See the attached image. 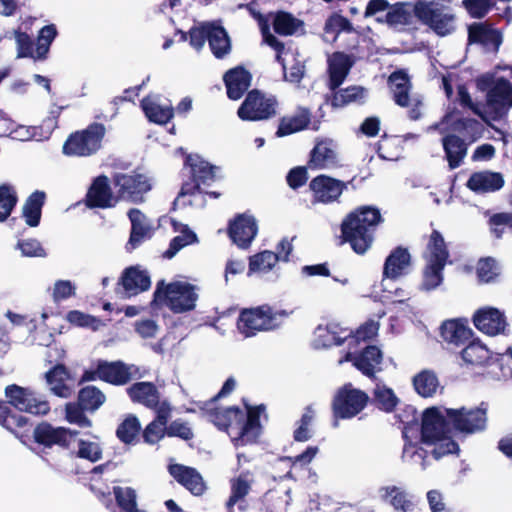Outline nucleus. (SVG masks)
I'll use <instances>...</instances> for the list:
<instances>
[{"label": "nucleus", "mask_w": 512, "mask_h": 512, "mask_svg": "<svg viewBox=\"0 0 512 512\" xmlns=\"http://www.w3.org/2000/svg\"><path fill=\"white\" fill-rule=\"evenodd\" d=\"M350 331L337 324L319 325L314 331L313 345L315 348H328L348 344Z\"/></svg>", "instance_id": "c85d7f7f"}, {"label": "nucleus", "mask_w": 512, "mask_h": 512, "mask_svg": "<svg viewBox=\"0 0 512 512\" xmlns=\"http://www.w3.org/2000/svg\"><path fill=\"white\" fill-rule=\"evenodd\" d=\"M368 396L365 392L345 385L333 400V411L336 418L348 419L359 414L367 405Z\"/></svg>", "instance_id": "dca6fc26"}, {"label": "nucleus", "mask_w": 512, "mask_h": 512, "mask_svg": "<svg viewBox=\"0 0 512 512\" xmlns=\"http://www.w3.org/2000/svg\"><path fill=\"white\" fill-rule=\"evenodd\" d=\"M257 231L255 218L248 214H242L230 224L229 235L238 247L247 248L257 235Z\"/></svg>", "instance_id": "bb28decb"}, {"label": "nucleus", "mask_w": 512, "mask_h": 512, "mask_svg": "<svg viewBox=\"0 0 512 512\" xmlns=\"http://www.w3.org/2000/svg\"><path fill=\"white\" fill-rule=\"evenodd\" d=\"M450 124H453V131L467 132L473 139L476 138L475 134L479 132L481 127L480 123L474 119H458L453 113H449L439 125L430 127V129L435 128L445 132Z\"/></svg>", "instance_id": "37998d69"}, {"label": "nucleus", "mask_w": 512, "mask_h": 512, "mask_svg": "<svg viewBox=\"0 0 512 512\" xmlns=\"http://www.w3.org/2000/svg\"><path fill=\"white\" fill-rule=\"evenodd\" d=\"M106 134L102 123H90L85 129L71 133L63 144L67 156L89 157L97 153Z\"/></svg>", "instance_id": "6e6552de"}, {"label": "nucleus", "mask_w": 512, "mask_h": 512, "mask_svg": "<svg viewBox=\"0 0 512 512\" xmlns=\"http://www.w3.org/2000/svg\"><path fill=\"white\" fill-rule=\"evenodd\" d=\"M17 202L18 196L14 187L10 184L0 185V222L8 219Z\"/></svg>", "instance_id": "5fc2aeb1"}, {"label": "nucleus", "mask_w": 512, "mask_h": 512, "mask_svg": "<svg viewBox=\"0 0 512 512\" xmlns=\"http://www.w3.org/2000/svg\"><path fill=\"white\" fill-rule=\"evenodd\" d=\"M504 178L500 173L482 171L470 176L467 187L476 193H489L501 189Z\"/></svg>", "instance_id": "72a5a7b5"}, {"label": "nucleus", "mask_w": 512, "mask_h": 512, "mask_svg": "<svg viewBox=\"0 0 512 512\" xmlns=\"http://www.w3.org/2000/svg\"><path fill=\"white\" fill-rule=\"evenodd\" d=\"M76 455L79 458L97 462L102 458V448L98 442L80 439Z\"/></svg>", "instance_id": "69168bd1"}, {"label": "nucleus", "mask_w": 512, "mask_h": 512, "mask_svg": "<svg viewBox=\"0 0 512 512\" xmlns=\"http://www.w3.org/2000/svg\"><path fill=\"white\" fill-rule=\"evenodd\" d=\"M469 41L481 44L487 51L495 52L502 43V36L498 30L475 23L469 27Z\"/></svg>", "instance_id": "473e14b6"}, {"label": "nucleus", "mask_w": 512, "mask_h": 512, "mask_svg": "<svg viewBox=\"0 0 512 512\" xmlns=\"http://www.w3.org/2000/svg\"><path fill=\"white\" fill-rule=\"evenodd\" d=\"M155 298L162 301L175 313H183L193 310L198 300L196 286L186 281H175L165 284L163 281L157 284Z\"/></svg>", "instance_id": "1a4fd4ad"}, {"label": "nucleus", "mask_w": 512, "mask_h": 512, "mask_svg": "<svg viewBox=\"0 0 512 512\" xmlns=\"http://www.w3.org/2000/svg\"><path fill=\"white\" fill-rule=\"evenodd\" d=\"M171 476L194 495H201L205 491L202 476L191 467L180 464H170Z\"/></svg>", "instance_id": "2f4dec72"}, {"label": "nucleus", "mask_w": 512, "mask_h": 512, "mask_svg": "<svg viewBox=\"0 0 512 512\" xmlns=\"http://www.w3.org/2000/svg\"><path fill=\"white\" fill-rule=\"evenodd\" d=\"M413 385L416 392L422 397L433 396L439 388L436 375L428 370L418 373L413 379Z\"/></svg>", "instance_id": "864d4df0"}, {"label": "nucleus", "mask_w": 512, "mask_h": 512, "mask_svg": "<svg viewBox=\"0 0 512 512\" xmlns=\"http://www.w3.org/2000/svg\"><path fill=\"white\" fill-rule=\"evenodd\" d=\"M277 101L257 90L249 92L245 101L238 109V116L242 120L259 121L269 119L276 115Z\"/></svg>", "instance_id": "4468645a"}, {"label": "nucleus", "mask_w": 512, "mask_h": 512, "mask_svg": "<svg viewBox=\"0 0 512 512\" xmlns=\"http://www.w3.org/2000/svg\"><path fill=\"white\" fill-rule=\"evenodd\" d=\"M302 21L287 12H278L273 18L275 32L289 36L297 33L302 28Z\"/></svg>", "instance_id": "603ef678"}, {"label": "nucleus", "mask_w": 512, "mask_h": 512, "mask_svg": "<svg viewBox=\"0 0 512 512\" xmlns=\"http://www.w3.org/2000/svg\"><path fill=\"white\" fill-rule=\"evenodd\" d=\"M446 408L431 407L422 413L421 441L434 446L432 454L435 459L457 453L459 447L449 436Z\"/></svg>", "instance_id": "20e7f679"}, {"label": "nucleus", "mask_w": 512, "mask_h": 512, "mask_svg": "<svg viewBox=\"0 0 512 512\" xmlns=\"http://www.w3.org/2000/svg\"><path fill=\"white\" fill-rule=\"evenodd\" d=\"M13 33L17 45V58H32L35 60V43L28 33L20 29L14 30Z\"/></svg>", "instance_id": "e2e57ef3"}, {"label": "nucleus", "mask_w": 512, "mask_h": 512, "mask_svg": "<svg viewBox=\"0 0 512 512\" xmlns=\"http://www.w3.org/2000/svg\"><path fill=\"white\" fill-rule=\"evenodd\" d=\"M186 164L191 167L193 176L202 181L212 179L215 175L214 168L198 156H188Z\"/></svg>", "instance_id": "0e129e2a"}, {"label": "nucleus", "mask_w": 512, "mask_h": 512, "mask_svg": "<svg viewBox=\"0 0 512 512\" xmlns=\"http://www.w3.org/2000/svg\"><path fill=\"white\" fill-rule=\"evenodd\" d=\"M77 435V431H71L64 427H54L47 421L38 423L33 430L34 442L43 448L59 446L68 449Z\"/></svg>", "instance_id": "f3484780"}, {"label": "nucleus", "mask_w": 512, "mask_h": 512, "mask_svg": "<svg viewBox=\"0 0 512 512\" xmlns=\"http://www.w3.org/2000/svg\"><path fill=\"white\" fill-rule=\"evenodd\" d=\"M379 330L378 322L374 320H369L365 322L362 326H360L357 331L352 334L350 332V336L348 338V347L352 349L357 346L360 341H366L377 335Z\"/></svg>", "instance_id": "bf43d9fd"}, {"label": "nucleus", "mask_w": 512, "mask_h": 512, "mask_svg": "<svg viewBox=\"0 0 512 512\" xmlns=\"http://www.w3.org/2000/svg\"><path fill=\"white\" fill-rule=\"evenodd\" d=\"M351 67L349 57L343 53H335L329 58L330 88L336 89L342 84Z\"/></svg>", "instance_id": "79ce46f5"}, {"label": "nucleus", "mask_w": 512, "mask_h": 512, "mask_svg": "<svg viewBox=\"0 0 512 512\" xmlns=\"http://www.w3.org/2000/svg\"><path fill=\"white\" fill-rule=\"evenodd\" d=\"M253 481V475L249 471L243 472L231 480V496L227 501L228 508L234 506L249 493Z\"/></svg>", "instance_id": "09e8293b"}, {"label": "nucleus", "mask_w": 512, "mask_h": 512, "mask_svg": "<svg viewBox=\"0 0 512 512\" xmlns=\"http://www.w3.org/2000/svg\"><path fill=\"white\" fill-rule=\"evenodd\" d=\"M125 448L117 453L113 459L95 466L90 471L89 488L111 512H128V488L120 486L113 487V496L108 486L103 487V482L118 483L121 480L116 470H122L124 474V460H118L119 455H123Z\"/></svg>", "instance_id": "f03ea898"}, {"label": "nucleus", "mask_w": 512, "mask_h": 512, "mask_svg": "<svg viewBox=\"0 0 512 512\" xmlns=\"http://www.w3.org/2000/svg\"><path fill=\"white\" fill-rule=\"evenodd\" d=\"M442 143L450 168L458 167L467 153L465 143L456 136H446L442 139Z\"/></svg>", "instance_id": "c03bdc74"}, {"label": "nucleus", "mask_w": 512, "mask_h": 512, "mask_svg": "<svg viewBox=\"0 0 512 512\" xmlns=\"http://www.w3.org/2000/svg\"><path fill=\"white\" fill-rule=\"evenodd\" d=\"M349 21L341 15L334 14L330 16L324 26L323 38L326 42H334L342 31H350Z\"/></svg>", "instance_id": "6e6d98bb"}, {"label": "nucleus", "mask_w": 512, "mask_h": 512, "mask_svg": "<svg viewBox=\"0 0 512 512\" xmlns=\"http://www.w3.org/2000/svg\"><path fill=\"white\" fill-rule=\"evenodd\" d=\"M448 422L453 424L454 428L464 433H474L480 431L486 426V412L484 409L477 408L468 410L445 409Z\"/></svg>", "instance_id": "a211bd4d"}, {"label": "nucleus", "mask_w": 512, "mask_h": 512, "mask_svg": "<svg viewBox=\"0 0 512 512\" xmlns=\"http://www.w3.org/2000/svg\"><path fill=\"white\" fill-rule=\"evenodd\" d=\"M310 122V114L307 109H299L295 114L283 117L280 121L276 135L287 136L305 129Z\"/></svg>", "instance_id": "a19ab883"}, {"label": "nucleus", "mask_w": 512, "mask_h": 512, "mask_svg": "<svg viewBox=\"0 0 512 512\" xmlns=\"http://www.w3.org/2000/svg\"><path fill=\"white\" fill-rule=\"evenodd\" d=\"M57 34V28L54 24L45 25L40 29L35 47V60H45L47 58L50 46Z\"/></svg>", "instance_id": "3c124183"}, {"label": "nucleus", "mask_w": 512, "mask_h": 512, "mask_svg": "<svg viewBox=\"0 0 512 512\" xmlns=\"http://www.w3.org/2000/svg\"><path fill=\"white\" fill-rule=\"evenodd\" d=\"M130 397L149 408L157 404L159 394L152 383L139 382L130 387Z\"/></svg>", "instance_id": "de8ad7c7"}, {"label": "nucleus", "mask_w": 512, "mask_h": 512, "mask_svg": "<svg viewBox=\"0 0 512 512\" xmlns=\"http://www.w3.org/2000/svg\"><path fill=\"white\" fill-rule=\"evenodd\" d=\"M45 379L51 392L60 398H69L74 393L72 376L66 365L58 363L45 373Z\"/></svg>", "instance_id": "393cba45"}, {"label": "nucleus", "mask_w": 512, "mask_h": 512, "mask_svg": "<svg viewBox=\"0 0 512 512\" xmlns=\"http://www.w3.org/2000/svg\"><path fill=\"white\" fill-rule=\"evenodd\" d=\"M207 40L217 58L223 57L230 51V39L225 29L218 23L208 22Z\"/></svg>", "instance_id": "4c0bfd02"}, {"label": "nucleus", "mask_w": 512, "mask_h": 512, "mask_svg": "<svg viewBox=\"0 0 512 512\" xmlns=\"http://www.w3.org/2000/svg\"><path fill=\"white\" fill-rule=\"evenodd\" d=\"M415 16L436 34L445 36L455 29V17L449 7L438 0H418Z\"/></svg>", "instance_id": "9b49d317"}, {"label": "nucleus", "mask_w": 512, "mask_h": 512, "mask_svg": "<svg viewBox=\"0 0 512 512\" xmlns=\"http://www.w3.org/2000/svg\"><path fill=\"white\" fill-rule=\"evenodd\" d=\"M224 81L227 87L228 97L233 100H238L249 88L251 76L246 70L235 68L225 74Z\"/></svg>", "instance_id": "f704fd0d"}, {"label": "nucleus", "mask_w": 512, "mask_h": 512, "mask_svg": "<svg viewBox=\"0 0 512 512\" xmlns=\"http://www.w3.org/2000/svg\"><path fill=\"white\" fill-rule=\"evenodd\" d=\"M374 395L380 408L385 411H392L398 403V398L394 394L393 390L386 386L377 385Z\"/></svg>", "instance_id": "338daca9"}, {"label": "nucleus", "mask_w": 512, "mask_h": 512, "mask_svg": "<svg viewBox=\"0 0 512 512\" xmlns=\"http://www.w3.org/2000/svg\"><path fill=\"white\" fill-rule=\"evenodd\" d=\"M473 322L477 329L492 336L503 333L507 326L503 312L493 307L479 309L474 314Z\"/></svg>", "instance_id": "5701e85b"}, {"label": "nucleus", "mask_w": 512, "mask_h": 512, "mask_svg": "<svg viewBox=\"0 0 512 512\" xmlns=\"http://www.w3.org/2000/svg\"><path fill=\"white\" fill-rule=\"evenodd\" d=\"M262 408L248 410L247 413L237 408L211 410L210 420L220 429H226L236 445L254 442L260 433L259 412Z\"/></svg>", "instance_id": "7ed1b4c3"}, {"label": "nucleus", "mask_w": 512, "mask_h": 512, "mask_svg": "<svg viewBox=\"0 0 512 512\" xmlns=\"http://www.w3.org/2000/svg\"><path fill=\"white\" fill-rule=\"evenodd\" d=\"M45 198V192L36 190L26 199L22 213L28 226L37 227L39 225Z\"/></svg>", "instance_id": "ea45409f"}, {"label": "nucleus", "mask_w": 512, "mask_h": 512, "mask_svg": "<svg viewBox=\"0 0 512 512\" xmlns=\"http://www.w3.org/2000/svg\"><path fill=\"white\" fill-rule=\"evenodd\" d=\"M389 84L395 102L402 107H411L409 116L413 120H417L420 115L421 101L417 98L409 96L410 81L404 71H397L390 75Z\"/></svg>", "instance_id": "6ab92c4d"}, {"label": "nucleus", "mask_w": 512, "mask_h": 512, "mask_svg": "<svg viewBox=\"0 0 512 512\" xmlns=\"http://www.w3.org/2000/svg\"><path fill=\"white\" fill-rule=\"evenodd\" d=\"M151 286L148 272L139 266L130 267V294H138L146 291Z\"/></svg>", "instance_id": "052dcab7"}, {"label": "nucleus", "mask_w": 512, "mask_h": 512, "mask_svg": "<svg viewBox=\"0 0 512 512\" xmlns=\"http://www.w3.org/2000/svg\"><path fill=\"white\" fill-rule=\"evenodd\" d=\"M65 319L72 326L90 328L93 331L97 330L100 325V320L98 318L80 310H70L66 314Z\"/></svg>", "instance_id": "13d9d810"}, {"label": "nucleus", "mask_w": 512, "mask_h": 512, "mask_svg": "<svg viewBox=\"0 0 512 512\" xmlns=\"http://www.w3.org/2000/svg\"><path fill=\"white\" fill-rule=\"evenodd\" d=\"M499 274V267L494 259L486 258L478 262L477 275L481 282H491Z\"/></svg>", "instance_id": "774afa93"}, {"label": "nucleus", "mask_w": 512, "mask_h": 512, "mask_svg": "<svg viewBox=\"0 0 512 512\" xmlns=\"http://www.w3.org/2000/svg\"><path fill=\"white\" fill-rule=\"evenodd\" d=\"M461 357L467 365L481 366L490 360L491 355L485 345L479 341H473L462 350Z\"/></svg>", "instance_id": "a18cd8bd"}, {"label": "nucleus", "mask_w": 512, "mask_h": 512, "mask_svg": "<svg viewBox=\"0 0 512 512\" xmlns=\"http://www.w3.org/2000/svg\"><path fill=\"white\" fill-rule=\"evenodd\" d=\"M288 317L284 310H274L264 305L243 310L239 316L238 329L245 336H252L258 331H267L279 327Z\"/></svg>", "instance_id": "9d476101"}, {"label": "nucleus", "mask_w": 512, "mask_h": 512, "mask_svg": "<svg viewBox=\"0 0 512 512\" xmlns=\"http://www.w3.org/2000/svg\"><path fill=\"white\" fill-rule=\"evenodd\" d=\"M45 379L51 392L60 398H69L74 393L72 376L66 365L58 363L45 373Z\"/></svg>", "instance_id": "a878e982"}, {"label": "nucleus", "mask_w": 512, "mask_h": 512, "mask_svg": "<svg viewBox=\"0 0 512 512\" xmlns=\"http://www.w3.org/2000/svg\"><path fill=\"white\" fill-rule=\"evenodd\" d=\"M155 230L152 219L138 209H130V247H139L150 240Z\"/></svg>", "instance_id": "4be33fe9"}, {"label": "nucleus", "mask_w": 512, "mask_h": 512, "mask_svg": "<svg viewBox=\"0 0 512 512\" xmlns=\"http://www.w3.org/2000/svg\"><path fill=\"white\" fill-rule=\"evenodd\" d=\"M158 226L163 228L171 226L174 232L180 233V235L172 239L168 250L164 253L166 258H172L180 249L197 240L196 235L186 225L169 216L160 217Z\"/></svg>", "instance_id": "cd10ccee"}, {"label": "nucleus", "mask_w": 512, "mask_h": 512, "mask_svg": "<svg viewBox=\"0 0 512 512\" xmlns=\"http://www.w3.org/2000/svg\"><path fill=\"white\" fill-rule=\"evenodd\" d=\"M417 423L407 422L403 429L405 445L403 448L402 458L411 464L419 465L422 470L428 466L426 461L427 452L418 446L417 443Z\"/></svg>", "instance_id": "412c9836"}, {"label": "nucleus", "mask_w": 512, "mask_h": 512, "mask_svg": "<svg viewBox=\"0 0 512 512\" xmlns=\"http://www.w3.org/2000/svg\"><path fill=\"white\" fill-rule=\"evenodd\" d=\"M365 96L366 92L362 87L352 86L336 91L331 103L334 107H343L350 103L360 102Z\"/></svg>", "instance_id": "4d7b16f0"}, {"label": "nucleus", "mask_w": 512, "mask_h": 512, "mask_svg": "<svg viewBox=\"0 0 512 512\" xmlns=\"http://www.w3.org/2000/svg\"><path fill=\"white\" fill-rule=\"evenodd\" d=\"M279 261V256L271 251H263L258 253L249 259L248 275L252 274H266L272 270V268Z\"/></svg>", "instance_id": "8fccbe9b"}, {"label": "nucleus", "mask_w": 512, "mask_h": 512, "mask_svg": "<svg viewBox=\"0 0 512 512\" xmlns=\"http://www.w3.org/2000/svg\"><path fill=\"white\" fill-rule=\"evenodd\" d=\"M382 491L385 492V497L390 496L391 505L401 512H409L413 510V502L408 498L407 494L399 488L386 487Z\"/></svg>", "instance_id": "680f3d73"}, {"label": "nucleus", "mask_w": 512, "mask_h": 512, "mask_svg": "<svg viewBox=\"0 0 512 512\" xmlns=\"http://www.w3.org/2000/svg\"><path fill=\"white\" fill-rule=\"evenodd\" d=\"M381 222V214L374 207H361L350 213L342 223V235L358 254L365 253L373 242V231Z\"/></svg>", "instance_id": "39448f33"}, {"label": "nucleus", "mask_w": 512, "mask_h": 512, "mask_svg": "<svg viewBox=\"0 0 512 512\" xmlns=\"http://www.w3.org/2000/svg\"><path fill=\"white\" fill-rule=\"evenodd\" d=\"M105 400V394L96 386L87 385L82 387L78 391L77 401L69 402L65 406L67 421L80 427H90L92 422L85 415V412H95L103 405Z\"/></svg>", "instance_id": "f8f14e48"}, {"label": "nucleus", "mask_w": 512, "mask_h": 512, "mask_svg": "<svg viewBox=\"0 0 512 512\" xmlns=\"http://www.w3.org/2000/svg\"><path fill=\"white\" fill-rule=\"evenodd\" d=\"M344 187L343 182L325 175L314 178L310 183L315 199L322 203H329L338 199Z\"/></svg>", "instance_id": "7c9ffc66"}, {"label": "nucleus", "mask_w": 512, "mask_h": 512, "mask_svg": "<svg viewBox=\"0 0 512 512\" xmlns=\"http://www.w3.org/2000/svg\"><path fill=\"white\" fill-rule=\"evenodd\" d=\"M382 352L376 346L366 347L359 355H354L351 349L346 353L345 357L339 360V364L343 362H352L362 374L373 377L375 373L381 370Z\"/></svg>", "instance_id": "aec40b11"}, {"label": "nucleus", "mask_w": 512, "mask_h": 512, "mask_svg": "<svg viewBox=\"0 0 512 512\" xmlns=\"http://www.w3.org/2000/svg\"><path fill=\"white\" fill-rule=\"evenodd\" d=\"M448 251L442 235L433 231L425 252L426 266L423 271L421 288L426 291L437 288L443 281V268L448 259Z\"/></svg>", "instance_id": "0eeeda50"}, {"label": "nucleus", "mask_w": 512, "mask_h": 512, "mask_svg": "<svg viewBox=\"0 0 512 512\" xmlns=\"http://www.w3.org/2000/svg\"><path fill=\"white\" fill-rule=\"evenodd\" d=\"M5 396L15 409L34 415H46L50 411V404L46 400L38 399L29 388L11 384L5 388Z\"/></svg>", "instance_id": "2eb2a0df"}, {"label": "nucleus", "mask_w": 512, "mask_h": 512, "mask_svg": "<svg viewBox=\"0 0 512 512\" xmlns=\"http://www.w3.org/2000/svg\"><path fill=\"white\" fill-rule=\"evenodd\" d=\"M441 335L445 341L459 344L471 336V330L458 320H448L441 326Z\"/></svg>", "instance_id": "49530a36"}, {"label": "nucleus", "mask_w": 512, "mask_h": 512, "mask_svg": "<svg viewBox=\"0 0 512 512\" xmlns=\"http://www.w3.org/2000/svg\"><path fill=\"white\" fill-rule=\"evenodd\" d=\"M146 117L154 123L163 125L169 122L173 115L172 105L158 95H149L141 102Z\"/></svg>", "instance_id": "c756f323"}, {"label": "nucleus", "mask_w": 512, "mask_h": 512, "mask_svg": "<svg viewBox=\"0 0 512 512\" xmlns=\"http://www.w3.org/2000/svg\"><path fill=\"white\" fill-rule=\"evenodd\" d=\"M410 266V254L404 248L395 249L386 259L384 275L387 278L395 279L406 272Z\"/></svg>", "instance_id": "58836bf2"}, {"label": "nucleus", "mask_w": 512, "mask_h": 512, "mask_svg": "<svg viewBox=\"0 0 512 512\" xmlns=\"http://www.w3.org/2000/svg\"><path fill=\"white\" fill-rule=\"evenodd\" d=\"M153 187V179L144 169H136L130 175V202L141 203Z\"/></svg>", "instance_id": "e433bc0d"}, {"label": "nucleus", "mask_w": 512, "mask_h": 512, "mask_svg": "<svg viewBox=\"0 0 512 512\" xmlns=\"http://www.w3.org/2000/svg\"><path fill=\"white\" fill-rule=\"evenodd\" d=\"M477 87L486 92V103L473 102L464 86L458 87V101L468 107L483 121L498 120L512 107V84L504 77L483 75L477 80Z\"/></svg>", "instance_id": "f257e3e1"}, {"label": "nucleus", "mask_w": 512, "mask_h": 512, "mask_svg": "<svg viewBox=\"0 0 512 512\" xmlns=\"http://www.w3.org/2000/svg\"><path fill=\"white\" fill-rule=\"evenodd\" d=\"M112 183L116 189V195L113 194L106 175L94 178L85 195V205L90 209H105L115 206L128 190V176L116 173L112 177Z\"/></svg>", "instance_id": "423d86ee"}, {"label": "nucleus", "mask_w": 512, "mask_h": 512, "mask_svg": "<svg viewBox=\"0 0 512 512\" xmlns=\"http://www.w3.org/2000/svg\"><path fill=\"white\" fill-rule=\"evenodd\" d=\"M339 165L337 146L331 139L317 141L311 151L308 167L311 169H331Z\"/></svg>", "instance_id": "b1692460"}, {"label": "nucleus", "mask_w": 512, "mask_h": 512, "mask_svg": "<svg viewBox=\"0 0 512 512\" xmlns=\"http://www.w3.org/2000/svg\"><path fill=\"white\" fill-rule=\"evenodd\" d=\"M260 28L264 43L276 51V59L282 64L285 80L299 83L304 75V64L298 59V52L291 48L285 49L283 43L271 33L266 23H260Z\"/></svg>", "instance_id": "ddd939ff"}, {"label": "nucleus", "mask_w": 512, "mask_h": 512, "mask_svg": "<svg viewBox=\"0 0 512 512\" xmlns=\"http://www.w3.org/2000/svg\"><path fill=\"white\" fill-rule=\"evenodd\" d=\"M98 372L104 382L113 385H123L128 382V366L121 361L108 362L98 359Z\"/></svg>", "instance_id": "c9c22d12"}]
</instances>
